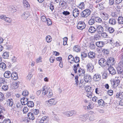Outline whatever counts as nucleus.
Returning <instances> with one entry per match:
<instances>
[{
	"label": "nucleus",
	"instance_id": "61",
	"mask_svg": "<svg viewBox=\"0 0 123 123\" xmlns=\"http://www.w3.org/2000/svg\"><path fill=\"white\" fill-rule=\"evenodd\" d=\"M4 20L9 23H10L11 22V19L9 18L6 17Z\"/></svg>",
	"mask_w": 123,
	"mask_h": 123
},
{
	"label": "nucleus",
	"instance_id": "24",
	"mask_svg": "<svg viewBox=\"0 0 123 123\" xmlns=\"http://www.w3.org/2000/svg\"><path fill=\"white\" fill-rule=\"evenodd\" d=\"M116 97L117 98H123V92H120L117 93L116 94Z\"/></svg>",
	"mask_w": 123,
	"mask_h": 123
},
{
	"label": "nucleus",
	"instance_id": "51",
	"mask_svg": "<svg viewBox=\"0 0 123 123\" xmlns=\"http://www.w3.org/2000/svg\"><path fill=\"white\" fill-rule=\"evenodd\" d=\"M19 84V82L16 81L13 83V85L14 87L18 86Z\"/></svg>",
	"mask_w": 123,
	"mask_h": 123
},
{
	"label": "nucleus",
	"instance_id": "21",
	"mask_svg": "<svg viewBox=\"0 0 123 123\" xmlns=\"http://www.w3.org/2000/svg\"><path fill=\"white\" fill-rule=\"evenodd\" d=\"M28 99L25 98H22L21 100V103L23 105H25L27 104L28 101H27Z\"/></svg>",
	"mask_w": 123,
	"mask_h": 123
},
{
	"label": "nucleus",
	"instance_id": "54",
	"mask_svg": "<svg viewBox=\"0 0 123 123\" xmlns=\"http://www.w3.org/2000/svg\"><path fill=\"white\" fill-rule=\"evenodd\" d=\"M47 23V25L49 26L52 25V22L51 20L49 19H47V20L46 22Z\"/></svg>",
	"mask_w": 123,
	"mask_h": 123
},
{
	"label": "nucleus",
	"instance_id": "15",
	"mask_svg": "<svg viewBox=\"0 0 123 123\" xmlns=\"http://www.w3.org/2000/svg\"><path fill=\"white\" fill-rule=\"evenodd\" d=\"M100 75L98 74H96L93 77V79L95 81H99L101 79Z\"/></svg>",
	"mask_w": 123,
	"mask_h": 123
},
{
	"label": "nucleus",
	"instance_id": "6",
	"mask_svg": "<svg viewBox=\"0 0 123 123\" xmlns=\"http://www.w3.org/2000/svg\"><path fill=\"white\" fill-rule=\"evenodd\" d=\"M86 27V25L84 22H79L77 25V28L80 30H82L84 29Z\"/></svg>",
	"mask_w": 123,
	"mask_h": 123
},
{
	"label": "nucleus",
	"instance_id": "36",
	"mask_svg": "<svg viewBox=\"0 0 123 123\" xmlns=\"http://www.w3.org/2000/svg\"><path fill=\"white\" fill-rule=\"evenodd\" d=\"M27 104L28 106L30 107H32L34 106L33 102L31 101H28Z\"/></svg>",
	"mask_w": 123,
	"mask_h": 123
},
{
	"label": "nucleus",
	"instance_id": "27",
	"mask_svg": "<svg viewBox=\"0 0 123 123\" xmlns=\"http://www.w3.org/2000/svg\"><path fill=\"white\" fill-rule=\"evenodd\" d=\"M88 57L90 58H93L95 56V54L94 53L90 52L88 54Z\"/></svg>",
	"mask_w": 123,
	"mask_h": 123
},
{
	"label": "nucleus",
	"instance_id": "9",
	"mask_svg": "<svg viewBox=\"0 0 123 123\" xmlns=\"http://www.w3.org/2000/svg\"><path fill=\"white\" fill-rule=\"evenodd\" d=\"M5 111L4 108L0 104V119L2 120L4 118V116L2 114H1V113H4V112Z\"/></svg>",
	"mask_w": 123,
	"mask_h": 123
},
{
	"label": "nucleus",
	"instance_id": "20",
	"mask_svg": "<svg viewBox=\"0 0 123 123\" xmlns=\"http://www.w3.org/2000/svg\"><path fill=\"white\" fill-rule=\"evenodd\" d=\"M91 78L90 75L87 74L85 75L84 77V79L85 81L87 82H88V80H90Z\"/></svg>",
	"mask_w": 123,
	"mask_h": 123
},
{
	"label": "nucleus",
	"instance_id": "31",
	"mask_svg": "<svg viewBox=\"0 0 123 123\" xmlns=\"http://www.w3.org/2000/svg\"><path fill=\"white\" fill-rule=\"evenodd\" d=\"M6 67V64L5 63L1 62L0 63V68H1L3 70H5Z\"/></svg>",
	"mask_w": 123,
	"mask_h": 123
},
{
	"label": "nucleus",
	"instance_id": "38",
	"mask_svg": "<svg viewBox=\"0 0 123 123\" xmlns=\"http://www.w3.org/2000/svg\"><path fill=\"white\" fill-rule=\"evenodd\" d=\"M91 104H89V105L88 106H84V108L85 109L87 110H89L90 109L92 108V107Z\"/></svg>",
	"mask_w": 123,
	"mask_h": 123
},
{
	"label": "nucleus",
	"instance_id": "57",
	"mask_svg": "<svg viewBox=\"0 0 123 123\" xmlns=\"http://www.w3.org/2000/svg\"><path fill=\"white\" fill-rule=\"evenodd\" d=\"M118 68H123V61L120 62L118 63Z\"/></svg>",
	"mask_w": 123,
	"mask_h": 123
},
{
	"label": "nucleus",
	"instance_id": "39",
	"mask_svg": "<svg viewBox=\"0 0 123 123\" xmlns=\"http://www.w3.org/2000/svg\"><path fill=\"white\" fill-rule=\"evenodd\" d=\"M9 56V53L8 52H4L2 56L4 58H7Z\"/></svg>",
	"mask_w": 123,
	"mask_h": 123
},
{
	"label": "nucleus",
	"instance_id": "26",
	"mask_svg": "<svg viewBox=\"0 0 123 123\" xmlns=\"http://www.w3.org/2000/svg\"><path fill=\"white\" fill-rule=\"evenodd\" d=\"M73 70L74 71L75 73H77V70L78 68H79L80 67L79 64L78 63L77 65H74L73 66Z\"/></svg>",
	"mask_w": 123,
	"mask_h": 123
},
{
	"label": "nucleus",
	"instance_id": "25",
	"mask_svg": "<svg viewBox=\"0 0 123 123\" xmlns=\"http://www.w3.org/2000/svg\"><path fill=\"white\" fill-rule=\"evenodd\" d=\"M109 23L110 24L112 25H114L116 23V21L114 19L110 18L109 19Z\"/></svg>",
	"mask_w": 123,
	"mask_h": 123
},
{
	"label": "nucleus",
	"instance_id": "47",
	"mask_svg": "<svg viewBox=\"0 0 123 123\" xmlns=\"http://www.w3.org/2000/svg\"><path fill=\"white\" fill-rule=\"evenodd\" d=\"M69 112V117L72 116L74 115H75L76 113V112L75 111H71Z\"/></svg>",
	"mask_w": 123,
	"mask_h": 123
},
{
	"label": "nucleus",
	"instance_id": "1",
	"mask_svg": "<svg viewBox=\"0 0 123 123\" xmlns=\"http://www.w3.org/2000/svg\"><path fill=\"white\" fill-rule=\"evenodd\" d=\"M42 91L43 95H45L46 94L48 97L50 98L53 95L52 90L50 88L47 87L46 86L43 87Z\"/></svg>",
	"mask_w": 123,
	"mask_h": 123
},
{
	"label": "nucleus",
	"instance_id": "45",
	"mask_svg": "<svg viewBox=\"0 0 123 123\" xmlns=\"http://www.w3.org/2000/svg\"><path fill=\"white\" fill-rule=\"evenodd\" d=\"M23 105L21 103H17V104L16 106L17 108L21 109L23 107Z\"/></svg>",
	"mask_w": 123,
	"mask_h": 123
},
{
	"label": "nucleus",
	"instance_id": "34",
	"mask_svg": "<svg viewBox=\"0 0 123 123\" xmlns=\"http://www.w3.org/2000/svg\"><path fill=\"white\" fill-rule=\"evenodd\" d=\"M117 71L119 74L123 75V68H118Z\"/></svg>",
	"mask_w": 123,
	"mask_h": 123
},
{
	"label": "nucleus",
	"instance_id": "55",
	"mask_svg": "<svg viewBox=\"0 0 123 123\" xmlns=\"http://www.w3.org/2000/svg\"><path fill=\"white\" fill-rule=\"evenodd\" d=\"M63 44L64 45H66L67 43V41L68 40V38L67 37H65L63 38Z\"/></svg>",
	"mask_w": 123,
	"mask_h": 123
},
{
	"label": "nucleus",
	"instance_id": "35",
	"mask_svg": "<svg viewBox=\"0 0 123 123\" xmlns=\"http://www.w3.org/2000/svg\"><path fill=\"white\" fill-rule=\"evenodd\" d=\"M95 22V20L94 17H92L89 20L88 23L90 25H93Z\"/></svg>",
	"mask_w": 123,
	"mask_h": 123
},
{
	"label": "nucleus",
	"instance_id": "8",
	"mask_svg": "<svg viewBox=\"0 0 123 123\" xmlns=\"http://www.w3.org/2000/svg\"><path fill=\"white\" fill-rule=\"evenodd\" d=\"M85 69L83 68H80L78 70L77 74L79 76H83L85 75Z\"/></svg>",
	"mask_w": 123,
	"mask_h": 123
},
{
	"label": "nucleus",
	"instance_id": "59",
	"mask_svg": "<svg viewBox=\"0 0 123 123\" xmlns=\"http://www.w3.org/2000/svg\"><path fill=\"white\" fill-rule=\"evenodd\" d=\"M41 19L42 21L43 22H46L47 20L46 17L44 16H42L41 17Z\"/></svg>",
	"mask_w": 123,
	"mask_h": 123
},
{
	"label": "nucleus",
	"instance_id": "53",
	"mask_svg": "<svg viewBox=\"0 0 123 123\" xmlns=\"http://www.w3.org/2000/svg\"><path fill=\"white\" fill-rule=\"evenodd\" d=\"M29 110L28 108V107H24L23 109V111L24 113H26Z\"/></svg>",
	"mask_w": 123,
	"mask_h": 123
},
{
	"label": "nucleus",
	"instance_id": "46",
	"mask_svg": "<svg viewBox=\"0 0 123 123\" xmlns=\"http://www.w3.org/2000/svg\"><path fill=\"white\" fill-rule=\"evenodd\" d=\"M33 114L35 116L39 114V110L37 109H33Z\"/></svg>",
	"mask_w": 123,
	"mask_h": 123
},
{
	"label": "nucleus",
	"instance_id": "44",
	"mask_svg": "<svg viewBox=\"0 0 123 123\" xmlns=\"http://www.w3.org/2000/svg\"><path fill=\"white\" fill-rule=\"evenodd\" d=\"M85 5L83 2H81L79 6V7L80 8L82 9L84 8Z\"/></svg>",
	"mask_w": 123,
	"mask_h": 123
},
{
	"label": "nucleus",
	"instance_id": "43",
	"mask_svg": "<svg viewBox=\"0 0 123 123\" xmlns=\"http://www.w3.org/2000/svg\"><path fill=\"white\" fill-rule=\"evenodd\" d=\"M95 20L97 22L100 23L102 21V19L98 17H94Z\"/></svg>",
	"mask_w": 123,
	"mask_h": 123
},
{
	"label": "nucleus",
	"instance_id": "13",
	"mask_svg": "<svg viewBox=\"0 0 123 123\" xmlns=\"http://www.w3.org/2000/svg\"><path fill=\"white\" fill-rule=\"evenodd\" d=\"M120 82V80L119 79H116L114 80L113 82V87L114 88H115L119 85Z\"/></svg>",
	"mask_w": 123,
	"mask_h": 123
},
{
	"label": "nucleus",
	"instance_id": "63",
	"mask_svg": "<svg viewBox=\"0 0 123 123\" xmlns=\"http://www.w3.org/2000/svg\"><path fill=\"white\" fill-rule=\"evenodd\" d=\"M32 75L31 74V73H29L27 77V79L29 80H30L31 77H32Z\"/></svg>",
	"mask_w": 123,
	"mask_h": 123
},
{
	"label": "nucleus",
	"instance_id": "18",
	"mask_svg": "<svg viewBox=\"0 0 123 123\" xmlns=\"http://www.w3.org/2000/svg\"><path fill=\"white\" fill-rule=\"evenodd\" d=\"M12 74L10 71H6L4 74V77L6 78H9L12 76Z\"/></svg>",
	"mask_w": 123,
	"mask_h": 123
},
{
	"label": "nucleus",
	"instance_id": "14",
	"mask_svg": "<svg viewBox=\"0 0 123 123\" xmlns=\"http://www.w3.org/2000/svg\"><path fill=\"white\" fill-rule=\"evenodd\" d=\"M48 122V117L46 116H43L39 121L40 123H47Z\"/></svg>",
	"mask_w": 123,
	"mask_h": 123
},
{
	"label": "nucleus",
	"instance_id": "11",
	"mask_svg": "<svg viewBox=\"0 0 123 123\" xmlns=\"http://www.w3.org/2000/svg\"><path fill=\"white\" fill-rule=\"evenodd\" d=\"M79 13V11L77 8H75L73 11V16L75 18L78 17Z\"/></svg>",
	"mask_w": 123,
	"mask_h": 123
},
{
	"label": "nucleus",
	"instance_id": "28",
	"mask_svg": "<svg viewBox=\"0 0 123 123\" xmlns=\"http://www.w3.org/2000/svg\"><path fill=\"white\" fill-rule=\"evenodd\" d=\"M23 3L25 7L26 8L30 7V5L27 1L26 0H24L23 1Z\"/></svg>",
	"mask_w": 123,
	"mask_h": 123
},
{
	"label": "nucleus",
	"instance_id": "40",
	"mask_svg": "<svg viewBox=\"0 0 123 123\" xmlns=\"http://www.w3.org/2000/svg\"><path fill=\"white\" fill-rule=\"evenodd\" d=\"M118 21L119 24H123V18L121 16L118 17Z\"/></svg>",
	"mask_w": 123,
	"mask_h": 123
},
{
	"label": "nucleus",
	"instance_id": "30",
	"mask_svg": "<svg viewBox=\"0 0 123 123\" xmlns=\"http://www.w3.org/2000/svg\"><path fill=\"white\" fill-rule=\"evenodd\" d=\"M89 31L90 32L93 33L96 31V29L94 27L91 26L90 27L89 29Z\"/></svg>",
	"mask_w": 123,
	"mask_h": 123
},
{
	"label": "nucleus",
	"instance_id": "3",
	"mask_svg": "<svg viewBox=\"0 0 123 123\" xmlns=\"http://www.w3.org/2000/svg\"><path fill=\"white\" fill-rule=\"evenodd\" d=\"M86 67L88 71H89L91 72H92L95 70L94 66L91 63H88Z\"/></svg>",
	"mask_w": 123,
	"mask_h": 123
},
{
	"label": "nucleus",
	"instance_id": "17",
	"mask_svg": "<svg viewBox=\"0 0 123 123\" xmlns=\"http://www.w3.org/2000/svg\"><path fill=\"white\" fill-rule=\"evenodd\" d=\"M97 30L98 33L100 34L103 32L104 29L101 25L98 26L97 28Z\"/></svg>",
	"mask_w": 123,
	"mask_h": 123
},
{
	"label": "nucleus",
	"instance_id": "33",
	"mask_svg": "<svg viewBox=\"0 0 123 123\" xmlns=\"http://www.w3.org/2000/svg\"><path fill=\"white\" fill-rule=\"evenodd\" d=\"M85 88V91L87 92H92V89L90 86H86Z\"/></svg>",
	"mask_w": 123,
	"mask_h": 123
},
{
	"label": "nucleus",
	"instance_id": "41",
	"mask_svg": "<svg viewBox=\"0 0 123 123\" xmlns=\"http://www.w3.org/2000/svg\"><path fill=\"white\" fill-rule=\"evenodd\" d=\"M110 33H112L114 31V29L112 27H109L106 31Z\"/></svg>",
	"mask_w": 123,
	"mask_h": 123
},
{
	"label": "nucleus",
	"instance_id": "64",
	"mask_svg": "<svg viewBox=\"0 0 123 123\" xmlns=\"http://www.w3.org/2000/svg\"><path fill=\"white\" fill-rule=\"evenodd\" d=\"M107 92L108 93V94L110 96H111L113 94V91L112 90H108L107 91Z\"/></svg>",
	"mask_w": 123,
	"mask_h": 123
},
{
	"label": "nucleus",
	"instance_id": "10",
	"mask_svg": "<svg viewBox=\"0 0 123 123\" xmlns=\"http://www.w3.org/2000/svg\"><path fill=\"white\" fill-rule=\"evenodd\" d=\"M101 15L102 18L105 20L108 19L109 17V15L105 12H101Z\"/></svg>",
	"mask_w": 123,
	"mask_h": 123
},
{
	"label": "nucleus",
	"instance_id": "48",
	"mask_svg": "<svg viewBox=\"0 0 123 123\" xmlns=\"http://www.w3.org/2000/svg\"><path fill=\"white\" fill-rule=\"evenodd\" d=\"M66 4V2L64 1H61L59 2V4L61 7H63Z\"/></svg>",
	"mask_w": 123,
	"mask_h": 123
},
{
	"label": "nucleus",
	"instance_id": "50",
	"mask_svg": "<svg viewBox=\"0 0 123 123\" xmlns=\"http://www.w3.org/2000/svg\"><path fill=\"white\" fill-rule=\"evenodd\" d=\"M28 92L26 90L23 91L22 93V95L25 96H28Z\"/></svg>",
	"mask_w": 123,
	"mask_h": 123
},
{
	"label": "nucleus",
	"instance_id": "19",
	"mask_svg": "<svg viewBox=\"0 0 123 123\" xmlns=\"http://www.w3.org/2000/svg\"><path fill=\"white\" fill-rule=\"evenodd\" d=\"M105 43L103 42L99 41L97 42L96 43V45L98 47H101L105 45Z\"/></svg>",
	"mask_w": 123,
	"mask_h": 123
},
{
	"label": "nucleus",
	"instance_id": "2",
	"mask_svg": "<svg viewBox=\"0 0 123 123\" xmlns=\"http://www.w3.org/2000/svg\"><path fill=\"white\" fill-rule=\"evenodd\" d=\"M91 11L89 9H86L81 13V16L83 17H87L90 14Z\"/></svg>",
	"mask_w": 123,
	"mask_h": 123
},
{
	"label": "nucleus",
	"instance_id": "29",
	"mask_svg": "<svg viewBox=\"0 0 123 123\" xmlns=\"http://www.w3.org/2000/svg\"><path fill=\"white\" fill-rule=\"evenodd\" d=\"M74 50L76 52H80V47L78 45H75L73 47Z\"/></svg>",
	"mask_w": 123,
	"mask_h": 123
},
{
	"label": "nucleus",
	"instance_id": "49",
	"mask_svg": "<svg viewBox=\"0 0 123 123\" xmlns=\"http://www.w3.org/2000/svg\"><path fill=\"white\" fill-rule=\"evenodd\" d=\"M74 62L75 63H78L79 62V58L78 57L76 56L74 58V60H73Z\"/></svg>",
	"mask_w": 123,
	"mask_h": 123
},
{
	"label": "nucleus",
	"instance_id": "37",
	"mask_svg": "<svg viewBox=\"0 0 123 123\" xmlns=\"http://www.w3.org/2000/svg\"><path fill=\"white\" fill-rule=\"evenodd\" d=\"M46 40L47 42L49 43L52 41V38L50 36H47L46 37Z\"/></svg>",
	"mask_w": 123,
	"mask_h": 123
},
{
	"label": "nucleus",
	"instance_id": "16",
	"mask_svg": "<svg viewBox=\"0 0 123 123\" xmlns=\"http://www.w3.org/2000/svg\"><path fill=\"white\" fill-rule=\"evenodd\" d=\"M108 70L110 74L112 75L115 74L116 73V72L114 68L111 67H110L108 68Z\"/></svg>",
	"mask_w": 123,
	"mask_h": 123
},
{
	"label": "nucleus",
	"instance_id": "60",
	"mask_svg": "<svg viewBox=\"0 0 123 123\" xmlns=\"http://www.w3.org/2000/svg\"><path fill=\"white\" fill-rule=\"evenodd\" d=\"M68 60H70L73 61L74 60V57L72 55H70L68 57Z\"/></svg>",
	"mask_w": 123,
	"mask_h": 123
},
{
	"label": "nucleus",
	"instance_id": "42",
	"mask_svg": "<svg viewBox=\"0 0 123 123\" xmlns=\"http://www.w3.org/2000/svg\"><path fill=\"white\" fill-rule=\"evenodd\" d=\"M98 103L99 105L103 106L105 104L104 101L102 99H101L98 100Z\"/></svg>",
	"mask_w": 123,
	"mask_h": 123
},
{
	"label": "nucleus",
	"instance_id": "4",
	"mask_svg": "<svg viewBox=\"0 0 123 123\" xmlns=\"http://www.w3.org/2000/svg\"><path fill=\"white\" fill-rule=\"evenodd\" d=\"M115 63V62L114 58L110 57L108 59L106 64L108 66H111L113 65Z\"/></svg>",
	"mask_w": 123,
	"mask_h": 123
},
{
	"label": "nucleus",
	"instance_id": "62",
	"mask_svg": "<svg viewBox=\"0 0 123 123\" xmlns=\"http://www.w3.org/2000/svg\"><path fill=\"white\" fill-rule=\"evenodd\" d=\"M92 92H88L87 94V96L88 97V98H91L92 97Z\"/></svg>",
	"mask_w": 123,
	"mask_h": 123
},
{
	"label": "nucleus",
	"instance_id": "58",
	"mask_svg": "<svg viewBox=\"0 0 123 123\" xmlns=\"http://www.w3.org/2000/svg\"><path fill=\"white\" fill-rule=\"evenodd\" d=\"M8 88V87L7 85H4L2 87V89L5 91L7 90Z\"/></svg>",
	"mask_w": 123,
	"mask_h": 123
},
{
	"label": "nucleus",
	"instance_id": "32",
	"mask_svg": "<svg viewBox=\"0 0 123 123\" xmlns=\"http://www.w3.org/2000/svg\"><path fill=\"white\" fill-rule=\"evenodd\" d=\"M11 77V78L14 80H17L18 78L17 74L16 72L13 73L12 74Z\"/></svg>",
	"mask_w": 123,
	"mask_h": 123
},
{
	"label": "nucleus",
	"instance_id": "5",
	"mask_svg": "<svg viewBox=\"0 0 123 123\" xmlns=\"http://www.w3.org/2000/svg\"><path fill=\"white\" fill-rule=\"evenodd\" d=\"M98 63L102 67H104L107 64V62L104 59L101 58L99 60Z\"/></svg>",
	"mask_w": 123,
	"mask_h": 123
},
{
	"label": "nucleus",
	"instance_id": "7",
	"mask_svg": "<svg viewBox=\"0 0 123 123\" xmlns=\"http://www.w3.org/2000/svg\"><path fill=\"white\" fill-rule=\"evenodd\" d=\"M46 102L47 104L49 106L55 105L56 104L55 100L54 98L51 99L47 101Z\"/></svg>",
	"mask_w": 123,
	"mask_h": 123
},
{
	"label": "nucleus",
	"instance_id": "52",
	"mask_svg": "<svg viewBox=\"0 0 123 123\" xmlns=\"http://www.w3.org/2000/svg\"><path fill=\"white\" fill-rule=\"evenodd\" d=\"M5 98L3 94L0 92V101H2Z\"/></svg>",
	"mask_w": 123,
	"mask_h": 123
},
{
	"label": "nucleus",
	"instance_id": "22",
	"mask_svg": "<svg viewBox=\"0 0 123 123\" xmlns=\"http://www.w3.org/2000/svg\"><path fill=\"white\" fill-rule=\"evenodd\" d=\"M27 116L28 118L32 120L34 119L35 117L34 114L32 113L29 112L27 114Z\"/></svg>",
	"mask_w": 123,
	"mask_h": 123
},
{
	"label": "nucleus",
	"instance_id": "56",
	"mask_svg": "<svg viewBox=\"0 0 123 123\" xmlns=\"http://www.w3.org/2000/svg\"><path fill=\"white\" fill-rule=\"evenodd\" d=\"M90 47L91 49H93L95 48V46L94 44H93L92 43H90Z\"/></svg>",
	"mask_w": 123,
	"mask_h": 123
},
{
	"label": "nucleus",
	"instance_id": "23",
	"mask_svg": "<svg viewBox=\"0 0 123 123\" xmlns=\"http://www.w3.org/2000/svg\"><path fill=\"white\" fill-rule=\"evenodd\" d=\"M7 105L10 106H12L13 104V100L12 99H8L7 100Z\"/></svg>",
	"mask_w": 123,
	"mask_h": 123
},
{
	"label": "nucleus",
	"instance_id": "12",
	"mask_svg": "<svg viewBox=\"0 0 123 123\" xmlns=\"http://www.w3.org/2000/svg\"><path fill=\"white\" fill-rule=\"evenodd\" d=\"M29 16V14L27 12H24L21 15V18L23 19H26Z\"/></svg>",
	"mask_w": 123,
	"mask_h": 123
}]
</instances>
